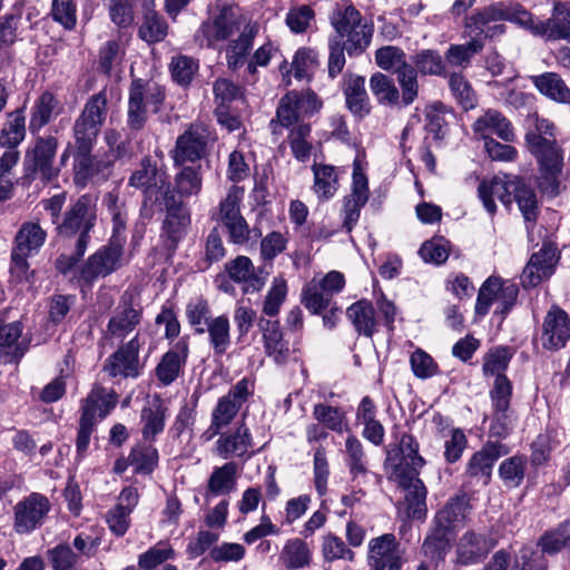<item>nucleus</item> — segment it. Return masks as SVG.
Listing matches in <instances>:
<instances>
[{
    "instance_id": "nucleus-39",
    "label": "nucleus",
    "mask_w": 570,
    "mask_h": 570,
    "mask_svg": "<svg viewBox=\"0 0 570 570\" xmlns=\"http://www.w3.org/2000/svg\"><path fill=\"white\" fill-rule=\"evenodd\" d=\"M168 23L165 18L150 7H146L138 29V37L148 45L165 40L168 35Z\"/></svg>"
},
{
    "instance_id": "nucleus-53",
    "label": "nucleus",
    "mask_w": 570,
    "mask_h": 570,
    "mask_svg": "<svg viewBox=\"0 0 570 570\" xmlns=\"http://www.w3.org/2000/svg\"><path fill=\"white\" fill-rule=\"evenodd\" d=\"M58 104L57 98L51 92L46 91L41 94L33 106L29 125L30 130H39L49 124Z\"/></svg>"
},
{
    "instance_id": "nucleus-6",
    "label": "nucleus",
    "mask_w": 570,
    "mask_h": 570,
    "mask_svg": "<svg viewBox=\"0 0 570 570\" xmlns=\"http://www.w3.org/2000/svg\"><path fill=\"white\" fill-rule=\"evenodd\" d=\"M108 116L106 90L90 96L72 126L73 150H92Z\"/></svg>"
},
{
    "instance_id": "nucleus-43",
    "label": "nucleus",
    "mask_w": 570,
    "mask_h": 570,
    "mask_svg": "<svg viewBox=\"0 0 570 570\" xmlns=\"http://www.w3.org/2000/svg\"><path fill=\"white\" fill-rule=\"evenodd\" d=\"M236 484L237 464L230 461L214 469L208 479L207 490L213 495L228 494L235 490Z\"/></svg>"
},
{
    "instance_id": "nucleus-60",
    "label": "nucleus",
    "mask_w": 570,
    "mask_h": 570,
    "mask_svg": "<svg viewBox=\"0 0 570 570\" xmlns=\"http://www.w3.org/2000/svg\"><path fill=\"white\" fill-rule=\"evenodd\" d=\"M47 558L52 570H78L80 556L68 543H59L47 550Z\"/></svg>"
},
{
    "instance_id": "nucleus-33",
    "label": "nucleus",
    "mask_w": 570,
    "mask_h": 570,
    "mask_svg": "<svg viewBox=\"0 0 570 570\" xmlns=\"http://www.w3.org/2000/svg\"><path fill=\"white\" fill-rule=\"evenodd\" d=\"M21 334L22 324L20 322L0 325V358L3 363L18 362L28 350L26 343L19 342Z\"/></svg>"
},
{
    "instance_id": "nucleus-19",
    "label": "nucleus",
    "mask_w": 570,
    "mask_h": 570,
    "mask_svg": "<svg viewBox=\"0 0 570 570\" xmlns=\"http://www.w3.org/2000/svg\"><path fill=\"white\" fill-rule=\"evenodd\" d=\"M542 346L559 350L570 340V316L558 305H552L542 323Z\"/></svg>"
},
{
    "instance_id": "nucleus-64",
    "label": "nucleus",
    "mask_w": 570,
    "mask_h": 570,
    "mask_svg": "<svg viewBox=\"0 0 570 570\" xmlns=\"http://www.w3.org/2000/svg\"><path fill=\"white\" fill-rule=\"evenodd\" d=\"M548 561L542 553L532 548L523 547L515 554L509 570H547Z\"/></svg>"
},
{
    "instance_id": "nucleus-10",
    "label": "nucleus",
    "mask_w": 570,
    "mask_h": 570,
    "mask_svg": "<svg viewBox=\"0 0 570 570\" xmlns=\"http://www.w3.org/2000/svg\"><path fill=\"white\" fill-rule=\"evenodd\" d=\"M242 16L237 14L232 7H223L207 20L203 21L195 33V41L200 47L212 48L216 42L227 40L242 24H245Z\"/></svg>"
},
{
    "instance_id": "nucleus-51",
    "label": "nucleus",
    "mask_w": 570,
    "mask_h": 570,
    "mask_svg": "<svg viewBox=\"0 0 570 570\" xmlns=\"http://www.w3.org/2000/svg\"><path fill=\"white\" fill-rule=\"evenodd\" d=\"M128 462L136 473L149 474L158 464V451L151 444H138L131 449Z\"/></svg>"
},
{
    "instance_id": "nucleus-36",
    "label": "nucleus",
    "mask_w": 570,
    "mask_h": 570,
    "mask_svg": "<svg viewBox=\"0 0 570 570\" xmlns=\"http://www.w3.org/2000/svg\"><path fill=\"white\" fill-rule=\"evenodd\" d=\"M346 316L358 335L372 337L376 332L375 309L367 299H360L346 309Z\"/></svg>"
},
{
    "instance_id": "nucleus-26",
    "label": "nucleus",
    "mask_w": 570,
    "mask_h": 570,
    "mask_svg": "<svg viewBox=\"0 0 570 570\" xmlns=\"http://www.w3.org/2000/svg\"><path fill=\"white\" fill-rule=\"evenodd\" d=\"M229 278L243 284L244 293L259 292L265 285V277L262 271H256L250 258L239 255L225 265Z\"/></svg>"
},
{
    "instance_id": "nucleus-52",
    "label": "nucleus",
    "mask_w": 570,
    "mask_h": 570,
    "mask_svg": "<svg viewBox=\"0 0 570 570\" xmlns=\"http://www.w3.org/2000/svg\"><path fill=\"white\" fill-rule=\"evenodd\" d=\"M370 88L381 105H395L400 99L399 89L389 76L375 72L370 79Z\"/></svg>"
},
{
    "instance_id": "nucleus-58",
    "label": "nucleus",
    "mask_w": 570,
    "mask_h": 570,
    "mask_svg": "<svg viewBox=\"0 0 570 570\" xmlns=\"http://www.w3.org/2000/svg\"><path fill=\"white\" fill-rule=\"evenodd\" d=\"M484 45L481 39L472 38L463 45H451L445 53L449 63L465 68L472 57L483 49Z\"/></svg>"
},
{
    "instance_id": "nucleus-49",
    "label": "nucleus",
    "mask_w": 570,
    "mask_h": 570,
    "mask_svg": "<svg viewBox=\"0 0 570 570\" xmlns=\"http://www.w3.org/2000/svg\"><path fill=\"white\" fill-rule=\"evenodd\" d=\"M311 137V125L299 124L289 130L287 140L293 157L302 163L309 159L313 145L309 141Z\"/></svg>"
},
{
    "instance_id": "nucleus-61",
    "label": "nucleus",
    "mask_w": 570,
    "mask_h": 570,
    "mask_svg": "<svg viewBox=\"0 0 570 570\" xmlns=\"http://www.w3.org/2000/svg\"><path fill=\"white\" fill-rule=\"evenodd\" d=\"M332 298V296L316 285V277H313L302 291V304L312 314H320L322 309L327 308Z\"/></svg>"
},
{
    "instance_id": "nucleus-32",
    "label": "nucleus",
    "mask_w": 570,
    "mask_h": 570,
    "mask_svg": "<svg viewBox=\"0 0 570 570\" xmlns=\"http://www.w3.org/2000/svg\"><path fill=\"white\" fill-rule=\"evenodd\" d=\"M258 326L263 333L266 354L278 364L286 362L289 355V347L283 337L278 321L262 318Z\"/></svg>"
},
{
    "instance_id": "nucleus-37",
    "label": "nucleus",
    "mask_w": 570,
    "mask_h": 570,
    "mask_svg": "<svg viewBox=\"0 0 570 570\" xmlns=\"http://www.w3.org/2000/svg\"><path fill=\"white\" fill-rule=\"evenodd\" d=\"M297 91H289L283 96L276 109V117L271 120V128L273 134H278L277 128H293L302 121L303 116L298 107Z\"/></svg>"
},
{
    "instance_id": "nucleus-31",
    "label": "nucleus",
    "mask_w": 570,
    "mask_h": 570,
    "mask_svg": "<svg viewBox=\"0 0 570 570\" xmlns=\"http://www.w3.org/2000/svg\"><path fill=\"white\" fill-rule=\"evenodd\" d=\"M258 30L257 22L248 21L244 24L238 38L229 42L226 49V61L230 70H236L244 65Z\"/></svg>"
},
{
    "instance_id": "nucleus-1",
    "label": "nucleus",
    "mask_w": 570,
    "mask_h": 570,
    "mask_svg": "<svg viewBox=\"0 0 570 570\" xmlns=\"http://www.w3.org/2000/svg\"><path fill=\"white\" fill-rule=\"evenodd\" d=\"M386 463L392 468L394 480L406 492L407 517L416 520L424 519L428 512V491L419 474L425 461L419 454L416 440L411 434H402L399 444L387 452Z\"/></svg>"
},
{
    "instance_id": "nucleus-41",
    "label": "nucleus",
    "mask_w": 570,
    "mask_h": 570,
    "mask_svg": "<svg viewBox=\"0 0 570 570\" xmlns=\"http://www.w3.org/2000/svg\"><path fill=\"white\" fill-rule=\"evenodd\" d=\"M167 409L158 401L142 407L140 422L142 439L153 442L165 429Z\"/></svg>"
},
{
    "instance_id": "nucleus-7",
    "label": "nucleus",
    "mask_w": 570,
    "mask_h": 570,
    "mask_svg": "<svg viewBox=\"0 0 570 570\" xmlns=\"http://www.w3.org/2000/svg\"><path fill=\"white\" fill-rule=\"evenodd\" d=\"M157 203L165 210L160 240L167 254L170 256L187 235L191 223L190 210L176 195L174 189H167L165 197Z\"/></svg>"
},
{
    "instance_id": "nucleus-40",
    "label": "nucleus",
    "mask_w": 570,
    "mask_h": 570,
    "mask_svg": "<svg viewBox=\"0 0 570 570\" xmlns=\"http://www.w3.org/2000/svg\"><path fill=\"white\" fill-rule=\"evenodd\" d=\"M47 238V233L38 223H23L14 237L13 249L21 254H37Z\"/></svg>"
},
{
    "instance_id": "nucleus-56",
    "label": "nucleus",
    "mask_w": 570,
    "mask_h": 570,
    "mask_svg": "<svg viewBox=\"0 0 570 570\" xmlns=\"http://www.w3.org/2000/svg\"><path fill=\"white\" fill-rule=\"evenodd\" d=\"M175 186L180 197L198 195L203 186L199 168L190 166L183 167L175 177Z\"/></svg>"
},
{
    "instance_id": "nucleus-34",
    "label": "nucleus",
    "mask_w": 570,
    "mask_h": 570,
    "mask_svg": "<svg viewBox=\"0 0 570 570\" xmlns=\"http://www.w3.org/2000/svg\"><path fill=\"white\" fill-rule=\"evenodd\" d=\"M511 180H504L499 177L480 183L478 194L489 214L494 215L497 212L495 198L505 206L511 205Z\"/></svg>"
},
{
    "instance_id": "nucleus-5",
    "label": "nucleus",
    "mask_w": 570,
    "mask_h": 570,
    "mask_svg": "<svg viewBox=\"0 0 570 570\" xmlns=\"http://www.w3.org/2000/svg\"><path fill=\"white\" fill-rule=\"evenodd\" d=\"M335 37L347 41V53L351 57L362 55L371 45L373 26L363 22L362 13L352 3H337L330 16Z\"/></svg>"
},
{
    "instance_id": "nucleus-54",
    "label": "nucleus",
    "mask_w": 570,
    "mask_h": 570,
    "mask_svg": "<svg viewBox=\"0 0 570 570\" xmlns=\"http://www.w3.org/2000/svg\"><path fill=\"white\" fill-rule=\"evenodd\" d=\"M450 90L456 102L464 109H473L476 105V95L468 81L460 72H453L449 77Z\"/></svg>"
},
{
    "instance_id": "nucleus-47",
    "label": "nucleus",
    "mask_w": 570,
    "mask_h": 570,
    "mask_svg": "<svg viewBox=\"0 0 570 570\" xmlns=\"http://www.w3.org/2000/svg\"><path fill=\"white\" fill-rule=\"evenodd\" d=\"M500 20L509 21L523 28L534 36L537 21L533 14L522 4L514 1H498Z\"/></svg>"
},
{
    "instance_id": "nucleus-13",
    "label": "nucleus",
    "mask_w": 570,
    "mask_h": 570,
    "mask_svg": "<svg viewBox=\"0 0 570 570\" xmlns=\"http://www.w3.org/2000/svg\"><path fill=\"white\" fill-rule=\"evenodd\" d=\"M495 544L497 541L489 533L466 530L455 544V562L465 567L479 564L488 558Z\"/></svg>"
},
{
    "instance_id": "nucleus-24",
    "label": "nucleus",
    "mask_w": 570,
    "mask_h": 570,
    "mask_svg": "<svg viewBox=\"0 0 570 570\" xmlns=\"http://www.w3.org/2000/svg\"><path fill=\"white\" fill-rule=\"evenodd\" d=\"M556 250L550 245H544L539 252L533 253L523 268L521 283L524 287H535L552 275L557 263Z\"/></svg>"
},
{
    "instance_id": "nucleus-21",
    "label": "nucleus",
    "mask_w": 570,
    "mask_h": 570,
    "mask_svg": "<svg viewBox=\"0 0 570 570\" xmlns=\"http://www.w3.org/2000/svg\"><path fill=\"white\" fill-rule=\"evenodd\" d=\"M73 183L86 187L89 183L105 178L104 171L111 166V160L92 155V150H73Z\"/></svg>"
},
{
    "instance_id": "nucleus-44",
    "label": "nucleus",
    "mask_w": 570,
    "mask_h": 570,
    "mask_svg": "<svg viewBox=\"0 0 570 570\" xmlns=\"http://www.w3.org/2000/svg\"><path fill=\"white\" fill-rule=\"evenodd\" d=\"M312 170L314 174L313 189L317 197L323 200L332 198L338 189V178L335 167L314 164Z\"/></svg>"
},
{
    "instance_id": "nucleus-16",
    "label": "nucleus",
    "mask_w": 570,
    "mask_h": 570,
    "mask_svg": "<svg viewBox=\"0 0 570 570\" xmlns=\"http://www.w3.org/2000/svg\"><path fill=\"white\" fill-rule=\"evenodd\" d=\"M129 185L144 189L146 199L155 203L165 197L167 189H171L165 173L159 171L147 157L141 159L139 169L129 177Z\"/></svg>"
},
{
    "instance_id": "nucleus-2",
    "label": "nucleus",
    "mask_w": 570,
    "mask_h": 570,
    "mask_svg": "<svg viewBox=\"0 0 570 570\" xmlns=\"http://www.w3.org/2000/svg\"><path fill=\"white\" fill-rule=\"evenodd\" d=\"M469 509L465 497L451 498L434 514L422 543V552L431 560H443L451 547L455 524L463 520Z\"/></svg>"
},
{
    "instance_id": "nucleus-46",
    "label": "nucleus",
    "mask_w": 570,
    "mask_h": 570,
    "mask_svg": "<svg viewBox=\"0 0 570 570\" xmlns=\"http://www.w3.org/2000/svg\"><path fill=\"white\" fill-rule=\"evenodd\" d=\"M511 196L513 195V199L517 202L524 219L528 222L535 220L538 205L534 190L520 178L511 179Z\"/></svg>"
},
{
    "instance_id": "nucleus-48",
    "label": "nucleus",
    "mask_w": 570,
    "mask_h": 570,
    "mask_svg": "<svg viewBox=\"0 0 570 570\" xmlns=\"http://www.w3.org/2000/svg\"><path fill=\"white\" fill-rule=\"evenodd\" d=\"M208 332L209 343L216 355H223L230 346L229 321L220 315L207 321L205 332Z\"/></svg>"
},
{
    "instance_id": "nucleus-57",
    "label": "nucleus",
    "mask_w": 570,
    "mask_h": 570,
    "mask_svg": "<svg viewBox=\"0 0 570 570\" xmlns=\"http://www.w3.org/2000/svg\"><path fill=\"white\" fill-rule=\"evenodd\" d=\"M281 557L288 569H298L309 563L311 552L303 540L294 539L286 542Z\"/></svg>"
},
{
    "instance_id": "nucleus-9",
    "label": "nucleus",
    "mask_w": 570,
    "mask_h": 570,
    "mask_svg": "<svg viewBox=\"0 0 570 570\" xmlns=\"http://www.w3.org/2000/svg\"><path fill=\"white\" fill-rule=\"evenodd\" d=\"M58 139L53 136L39 137L32 148L28 149L23 160L24 177L28 180L51 181L59 175L55 167Z\"/></svg>"
},
{
    "instance_id": "nucleus-50",
    "label": "nucleus",
    "mask_w": 570,
    "mask_h": 570,
    "mask_svg": "<svg viewBox=\"0 0 570 570\" xmlns=\"http://www.w3.org/2000/svg\"><path fill=\"white\" fill-rule=\"evenodd\" d=\"M313 417L324 428L337 433L347 430L345 413L336 406L317 403L313 407Z\"/></svg>"
},
{
    "instance_id": "nucleus-27",
    "label": "nucleus",
    "mask_w": 570,
    "mask_h": 570,
    "mask_svg": "<svg viewBox=\"0 0 570 570\" xmlns=\"http://www.w3.org/2000/svg\"><path fill=\"white\" fill-rule=\"evenodd\" d=\"M566 2L557 1L553 6L551 17L547 20H538L534 36L544 37L547 40L570 41V22Z\"/></svg>"
},
{
    "instance_id": "nucleus-35",
    "label": "nucleus",
    "mask_w": 570,
    "mask_h": 570,
    "mask_svg": "<svg viewBox=\"0 0 570 570\" xmlns=\"http://www.w3.org/2000/svg\"><path fill=\"white\" fill-rule=\"evenodd\" d=\"M534 88L548 99L558 104H570V89L557 72H543L531 76Z\"/></svg>"
},
{
    "instance_id": "nucleus-30",
    "label": "nucleus",
    "mask_w": 570,
    "mask_h": 570,
    "mask_svg": "<svg viewBox=\"0 0 570 570\" xmlns=\"http://www.w3.org/2000/svg\"><path fill=\"white\" fill-rule=\"evenodd\" d=\"M343 94L346 107L354 117L362 119L371 112L364 77L350 75L344 82Z\"/></svg>"
},
{
    "instance_id": "nucleus-22",
    "label": "nucleus",
    "mask_w": 570,
    "mask_h": 570,
    "mask_svg": "<svg viewBox=\"0 0 570 570\" xmlns=\"http://www.w3.org/2000/svg\"><path fill=\"white\" fill-rule=\"evenodd\" d=\"M500 20L498 2L478 8L465 19V28L475 36L484 38H494L505 33L507 27L495 23Z\"/></svg>"
},
{
    "instance_id": "nucleus-11",
    "label": "nucleus",
    "mask_w": 570,
    "mask_h": 570,
    "mask_svg": "<svg viewBox=\"0 0 570 570\" xmlns=\"http://www.w3.org/2000/svg\"><path fill=\"white\" fill-rule=\"evenodd\" d=\"M51 510L50 500L42 493L32 492L13 507V530L18 534H29L40 529Z\"/></svg>"
},
{
    "instance_id": "nucleus-42",
    "label": "nucleus",
    "mask_w": 570,
    "mask_h": 570,
    "mask_svg": "<svg viewBox=\"0 0 570 570\" xmlns=\"http://www.w3.org/2000/svg\"><path fill=\"white\" fill-rule=\"evenodd\" d=\"M117 404V394L114 390H107L100 385H95L87 397L83 400L81 413L89 407L92 412V422L96 415L107 416Z\"/></svg>"
},
{
    "instance_id": "nucleus-4",
    "label": "nucleus",
    "mask_w": 570,
    "mask_h": 570,
    "mask_svg": "<svg viewBox=\"0 0 570 570\" xmlns=\"http://www.w3.org/2000/svg\"><path fill=\"white\" fill-rule=\"evenodd\" d=\"M97 224V198L85 194L73 200L65 210L56 232L63 242L89 245L91 232Z\"/></svg>"
},
{
    "instance_id": "nucleus-18",
    "label": "nucleus",
    "mask_w": 570,
    "mask_h": 570,
    "mask_svg": "<svg viewBox=\"0 0 570 570\" xmlns=\"http://www.w3.org/2000/svg\"><path fill=\"white\" fill-rule=\"evenodd\" d=\"M139 342L135 336L128 343L121 345L112 353L104 364V371L110 377L121 376L124 379H136L140 375Z\"/></svg>"
},
{
    "instance_id": "nucleus-45",
    "label": "nucleus",
    "mask_w": 570,
    "mask_h": 570,
    "mask_svg": "<svg viewBox=\"0 0 570 570\" xmlns=\"http://www.w3.org/2000/svg\"><path fill=\"white\" fill-rule=\"evenodd\" d=\"M139 322L140 312L125 303L117 308L116 314L109 320L107 328L111 336L125 337Z\"/></svg>"
},
{
    "instance_id": "nucleus-63",
    "label": "nucleus",
    "mask_w": 570,
    "mask_h": 570,
    "mask_svg": "<svg viewBox=\"0 0 570 570\" xmlns=\"http://www.w3.org/2000/svg\"><path fill=\"white\" fill-rule=\"evenodd\" d=\"M517 415L511 406L492 407L490 434L500 439L507 438L514 429Z\"/></svg>"
},
{
    "instance_id": "nucleus-12",
    "label": "nucleus",
    "mask_w": 570,
    "mask_h": 570,
    "mask_svg": "<svg viewBox=\"0 0 570 570\" xmlns=\"http://www.w3.org/2000/svg\"><path fill=\"white\" fill-rule=\"evenodd\" d=\"M253 394V385L247 377L238 381L229 392L219 397L212 412L209 438L219 434L220 430L232 423L242 405Z\"/></svg>"
},
{
    "instance_id": "nucleus-20",
    "label": "nucleus",
    "mask_w": 570,
    "mask_h": 570,
    "mask_svg": "<svg viewBox=\"0 0 570 570\" xmlns=\"http://www.w3.org/2000/svg\"><path fill=\"white\" fill-rule=\"evenodd\" d=\"M508 453V446L500 442L485 443L480 451L471 456L465 471L466 475L488 485L494 463Z\"/></svg>"
},
{
    "instance_id": "nucleus-55",
    "label": "nucleus",
    "mask_w": 570,
    "mask_h": 570,
    "mask_svg": "<svg viewBox=\"0 0 570 570\" xmlns=\"http://www.w3.org/2000/svg\"><path fill=\"white\" fill-rule=\"evenodd\" d=\"M24 137V116L21 111H16L0 132V146L8 150L17 149Z\"/></svg>"
},
{
    "instance_id": "nucleus-38",
    "label": "nucleus",
    "mask_w": 570,
    "mask_h": 570,
    "mask_svg": "<svg viewBox=\"0 0 570 570\" xmlns=\"http://www.w3.org/2000/svg\"><path fill=\"white\" fill-rule=\"evenodd\" d=\"M102 204L107 208L112 220V235L109 242L124 246L126 243V229L128 220L126 204L120 200L118 194L112 191L107 193L104 196Z\"/></svg>"
},
{
    "instance_id": "nucleus-8",
    "label": "nucleus",
    "mask_w": 570,
    "mask_h": 570,
    "mask_svg": "<svg viewBox=\"0 0 570 570\" xmlns=\"http://www.w3.org/2000/svg\"><path fill=\"white\" fill-rule=\"evenodd\" d=\"M165 100L164 89L155 82L134 79L129 87L127 126L132 131L141 130L148 119V106L158 112Z\"/></svg>"
},
{
    "instance_id": "nucleus-17",
    "label": "nucleus",
    "mask_w": 570,
    "mask_h": 570,
    "mask_svg": "<svg viewBox=\"0 0 570 570\" xmlns=\"http://www.w3.org/2000/svg\"><path fill=\"white\" fill-rule=\"evenodd\" d=\"M367 558L370 570H400L402 567L400 543L392 533L371 539Z\"/></svg>"
},
{
    "instance_id": "nucleus-14",
    "label": "nucleus",
    "mask_w": 570,
    "mask_h": 570,
    "mask_svg": "<svg viewBox=\"0 0 570 570\" xmlns=\"http://www.w3.org/2000/svg\"><path fill=\"white\" fill-rule=\"evenodd\" d=\"M124 246L109 242L91 254L80 268V277L86 283H92L99 277H106L121 266Z\"/></svg>"
},
{
    "instance_id": "nucleus-25",
    "label": "nucleus",
    "mask_w": 570,
    "mask_h": 570,
    "mask_svg": "<svg viewBox=\"0 0 570 570\" xmlns=\"http://www.w3.org/2000/svg\"><path fill=\"white\" fill-rule=\"evenodd\" d=\"M473 131L484 141L493 139L491 135H497L507 142L515 139V134L511 121L500 111L494 109L487 110L473 122Z\"/></svg>"
},
{
    "instance_id": "nucleus-28",
    "label": "nucleus",
    "mask_w": 570,
    "mask_h": 570,
    "mask_svg": "<svg viewBox=\"0 0 570 570\" xmlns=\"http://www.w3.org/2000/svg\"><path fill=\"white\" fill-rule=\"evenodd\" d=\"M253 446V438L245 423H240L233 432L223 433L216 441V453L223 459L245 455Z\"/></svg>"
},
{
    "instance_id": "nucleus-3",
    "label": "nucleus",
    "mask_w": 570,
    "mask_h": 570,
    "mask_svg": "<svg viewBox=\"0 0 570 570\" xmlns=\"http://www.w3.org/2000/svg\"><path fill=\"white\" fill-rule=\"evenodd\" d=\"M532 126L524 135L525 147L537 160L538 169L563 168V149L556 138V126L538 114L531 116Z\"/></svg>"
},
{
    "instance_id": "nucleus-59",
    "label": "nucleus",
    "mask_w": 570,
    "mask_h": 570,
    "mask_svg": "<svg viewBox=\"0 0 570 570\" xmlns=\"http://www.w3.org/2000/svg\"><path fill=\"white\" fill-rule=\"evenodd\" d=\"M412 62L417 72L429 76H442L445 71V63L435 50L424 49L412 57Z\"/></svg>"
},
{
    "instance_id": "nucleus-62",
    "label": "nucleus",
    "mask_w": 570,
    "mask_h": 570,
    "mask_svg": "<svg viewBox=\"0 0 570 570\" xmlns=\"http://www.w3.org/2000/svg\"><path fill=\"white\" fill-rule=\"evenodd\" d=\"M228 234L229 243L236 245H244L248 243L252 238H259L262 233L257 228H249L248 223L246 222L243 215L237 216L233 220L223 224Z\"/></svg>"
},
{
    "instance_id": "nucleus-15",
    "label": "nucleus",
    "mask_w": 570,
    "mask_h": 570,
    "mask_svg": "<svg viewBox=\"0 0 570 570\" xmlns=\"http://www.w3.org/2000/svg\"><path fill=\"white\" fill-rule=\"evenodd\" d=\"M370 196L368 181L362 171L357 160L353 167L352 193L343 199V227L346 232H352L360 218L361 208L367 203Z\"/></svg>"
},
{
    "instance_id": "nucleus-23",
    "label": "nucleus",
    "mask_w": 570,
    "mask_h": 570,
    "mask_svg": "<svg viewBox=\"0 0 570 570\" xmlns=\"http://www.w3.org/2000/svg\"><path fill=\"white\" fill-rule=\"evenodd\" d=\"M206 147V130L202 127L190 126L176 140L174 161L176 165H183L187 161L194 163L205 155Z\"/></svg>"
},
{
    "instance_id": "nucleus-29",
    "label": "nucleus",
    "mask_w": 570,
    "mask_h": 570,
    "mask_svg": "<svg viewBox=\"0 0 570 570\" xmlns=\"http://www.w3.org/2000/svg\"><path fill=\"white\" fill-rule=\"evenodd\" d=\"M189 353L186 338L179 340L171 350L161 357L156 367V375L164 385L171 384L179 375Z\"/></svg>"
}]
</instances>
